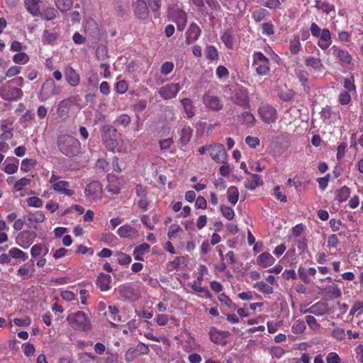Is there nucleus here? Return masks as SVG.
<instances>
[{"label": "nucleus", "instance_id": "obj_1", "mask_svg": "<svg viewBox=\"0 0 363 363\" xmlns=\"http://www.w3.org/2000/svg\"><path fill=\"white\" fill-rule=\"evenodd\" d=\"M59 150L65 155L72 157L78 155L81 152L79 141L68 135H61L57 141Z\"/></svg>", "mask_w": 363, "mask_h": 363}, {"label": "nucleus", "instance_id": "obj_2", "mask_svg": "<svg viewBox=\"0 0 363 363\" xmlns=\"http://www.w3.org/2000/svg\"><path fill=\"white\" fill-rule=\"evenodd\" d=\"M67 320L71 327L77 330L86 331L91 328V323L86 314L82 311L69 314Z\"/></svg>", "mask_w": 363, "mask_h": 363}, {"label": "nucleus", "instance_id": "obj_3", "mask_svg": "<svg viewBox=\"0 0 363 363\" xmlns=\"http://www.w3.org/2000/svg\"><path fill=\"white\" fill-rule=\"evenodd\" d=\"M230 99L235 104L245 109L250 107L248 91L242 86L236 85L234 87L231 93Z\"/></svg>", "mask_w": 363, "mask_h": 363}, {"label": "nucleus", "instance_id": "obj_4", "mask_svg": "<svg viewBox=\"0 0 363 363\" xmlns=\"http://www.w3.org/2000/svg\"><path fill=\"white\" fill-rule=\"evenodd\" d=\"M119 133L116 128L110 125H106L102 128V139L106 147L113 150L118 145Z\"/></svg>", "mask_w": 363, "mask_h": 363}, {"label": "nucleus", "instance_id": "obj_5", "mask_svg": "<svg viewBox=\"0 0 363 363\" xmlns=\"http://www.w3.org/2000/svg\"><path fill=\"white\" fill-rule=\"evenodd\" d=\"M269 60L262 52H256L253 54V64L256 72L259 75H267L269 72Z\"/></svg>", "mask_w": 363, "mask_h": 363}, {"label": "nucleus", "instance_id": "obj_6", "mask_svg": "<svg viewBox=\"0 0 363 363\" xmlns=\"http://www.w3.org/2000/svg\"><path fill=\"white\" fill-rule=\"evenodd\" d=\"M23 96V91L16 87L11 86L9 82L0 87V96L5 101H16Z\"/></svg>", "mask_w": 363, "mask_h": 363}, {"label": "nucleus", "instance_id": "obj_7", "mask_svg": "<svg viewBox=\"0 0 363 363\" xmlns=\"http://www.w3.org/2000/svg\"><path fill=\"white\" fill-rule=\"evenodd\" d=\"M211 157L217 163L223 162L227 157L224 145L220 143H216L209 145L208 147Z\"/></svg>", "mask_w": 363, "mask_h": 363}, {"label": "nucleus", "instance_id": "obj_8", "mask_svg": "<svg viewBox=\"0 0 363 363\" xmlns=\"http://www.w3.org/2000/svg\"><path fill=\"white\" fill-rule=\"evenodd\" d=\"M202 101L206 108L213 111H219L223 107V104L220 98L217 96L211 95L208 93L203 96Z\"/></svg>", "mask_w": 363, "mask_h": 363}, {"label": "nucleus", "instance_id": "obj_9", "mask_svg": "<svg viewBox=\"0 0 363 363\" xmlns=\"http://www.w3.org/2000/svg\"><path fill=\"white\" fill-rule=\"evenodd\" d=\"M103 189L99 182L94 181L89 183L85 189V195L89 200H97L102 197Z\"/></svg>", "mask_w": 363, "mask_h": 363}, {"label": "nucleus", "instance_id": "obj_10", "mask_svg": "<svg viewBox=\"0 0 363 363\" xmlns=\"http://www.w3.org/2000/svg\"><path fill=\"white\" fill-rule=\"evenodd\" d=\"M180 89L179 84L172 83L161 87L158 91V94L164 100H168L175 98Z\"/></svg>", "mask_w": 363, "mask_h": 363}, {"label": "nucleus", "instance_id": "obj_11", "mask_svg": "<svg viewBox=\"0 0 363 363\" xmlns=\"http://www.w3.org/2000/svg\"><path fill=\"white\" fill-rule=\"evenodd\" d=\"M259 115L265 123H274L277 119V113L275 108L270 106H263L259 108Z\"/></svg>", "mask_w": 363, "mask_h": 363}, {"label": "nucleus", "instance_id": "obj_12", "mask_svg": "<svg viewBox=\"0 0 363 363\" xmlns=\"http://www.w3.org/2000/svg\"><path fill=\"white\" fill-rule=\"evenodd\" d=\"M118 291L120 296L125 299L135 301L139 298V293L138 291L130 284L120 285Z\"/></svg>", "mask_w": 363, "mask_h": 363}, {"label": "nucleus", "instance_id": "obj_13", "mask_svg": "<svg viewBox=\"0 0 363 363\" xmlns=\"http://www.w3.org/2000/svg\"><path fill=\"white\" fill-rule=\"evenodd\" d=\"M303 313H311L315 315H323L325 314H330V309L328 307V303L319 301L305 310Z\"/></svg>", "mask_w": 363, "mask_h": 363}, {"label": "nucleus", "instance_id": "obj_14", "mask_svg": "<svg viewBox=\"0 0 363 363\" xmlns=\"http://www.w3.org/2000/svg\"><path fill=\"white\" fill-rule=\"evenodd\" d=\"M229 333L228 331H220L216 328L212 327L209 331L210 339L216 344H225V338L228 337Z\"/></svg>", "mask_w": 363, "mask_h": 363}, {"label": "nucleus", "instance_id": "obj_15", "mask_svg": "<svg viewBox=\"0 0 363 363\" xmlns=\"http://www.w3.org/2000/svg\"><path fill=\"white\" fill-rule=\"evenodd\" d=\"M135 15L139 19L145 20L148 17L149 10L145 0H138L135 4Z\"/></svg>", "mask_w": 363, "mask_h": 363}, {"label": "nucleus", "instance_id": "obj_16", "mask_svg": "<svg viewBox=\"0 0 363 363\" xmlns=\"http://www.w3.org/2000/svg\"><path fill=\"white\" fill-rule=\"evenodd\" d=\"M65 77L71 86H77L79 84V74L70 66L65 68Z\"/></svg>", "mask_w": 363, "mask_h": 363}, {"label": "nucleus", "instance_id": "obj_17", "mask_svg": "<svg viewBox=\"0 0 363 363\" xmlns=\"http://www.w3.org/2000/svg\"><path fill=\"white\" fill-rule=\"evenodd\" d=\"M201 29L196 23H191L186 33V42L190 45L195 42L201 34Z\"/></svg>", "mask_w": 363, "mask_h": 363}, {"label": "nucleus", "instance_id": "obj_18", "mask_svg": "<svg viewBox=\"0 0 363 363\" xmlns=\"http://www.w3.org/2000/svg\"><path fill=\"white\" fill-rule=\"evenodd\" d=\"M53 79H49L43 84L40 91L39 93V99L45 101L52 96V89L53 85Z\"/></svg>", "mask_w": 363, "mask_h": 363}, {"label": "nucleus", "instance_id": "obj_19", "mask_svg": "<svg viewBox=\"0 0 363 363\" xmlns=\"http://www.w3.org/2000/svg\"><path fill=\"white\" fill-rule=\"evenodd\" d=\"M27 11L33 16H38L40 14V0H23Z\"/></svg>", "mask_w": 363, "mask_h": 363}, {"label": "nucleus", "instance_id": "obj_20", "mask_svg": "<svg viewBox=\"0 0 363 363\" xmlns=\"http://www.w3.org/2000/svg\"><path fill=\"white\" fill-rule=\"evenodd\" d=\"M333 55L339 58V60L345 64H350L352 61V56L347 50L340 49V48L334 45L332 48Z\"/></svg>", "mask_w": 363, "mask_h": 363}, {"label": "nucleus", "instance_id": "obj_21", "mask_svg": "<svg viewBox=\"0 0 363 363\" xmlns=\"http://www.w3.org/2000/svg\"><path fill=\"white\" fill-rule=\"evenodd\" d=\"M69 186V183L67 181H59L55 184L52 185V189L60 194H63L67 196H72L74 194V191L71 189H68L67 187Z\"/></svg>", "mask_w": 363, "mask_h": 363}, {"label": "nucleus", "instance_id": "obj_22", "mask_svg": "<svg viewBox=\"0 0 363 363\" xmlns=\"http://www.w3.org/2000/svg\"><path fill=\"white\" fill-rule=\"evenodd\" d=\"M111 277L109 274L101 273L97 278L96 285L101 291H106L110 289Z\"/></svg>", "mask_w": 363, "mask_h": 363}, {"label": "nucleus", "instance_id": "obj_23", "mask_svg": "<svg viewBox=\"0 0 363 363\" xmlns=\"http://www.w3.org/2000/svg\"><path fill=\"white\" fill-rule=\"evenodd\" d=\"M193 130L192 128L189 125H184L180 133V139L179 143L180 144L183 145H186L190 140L191 135H192Z\"/></svg>", "mask_w": 363, "mask_h": 363}, {"label": "nucleus", "instance_id": "obj_24", "mask_svg": "<svg viewBox=\"0 0 363 363\" xmlns=\"http://www.w3.org/2000/svg\"><path fill=\"white\" fill-rule=\"evenodd\" d=\"M238 118L240 123L247 127H252L255 123L254 115L249 111L243 112Z\"/></svg>", "mask_w": 363, "mask_h": 363}, {"label": "nucleus", "instance_id": "obj_25", "mask_svg": "<svg viewBox=\"0 0 363 363\" xmlns=\"http://www.w3.org/2000/svg\"><path fill=\"white\" fill-rule=\"evenodd\" d=\"M275 262V259L268 252H263L257 257V263L263 267L272 265Z\"/></svg>", "mask_w": 363, "mask_h": 363}, {"label": "nucleus", "instance_id": "obj_26", "mask_svg": "<svg viewBox=\"0 0 363 363\" xmlns=\"http://www.w3.org/2000/svg\"><path fill=\"white\" fill-rule=\"evenodd\" d=\"M118 234L121 238H133L137 235V230L133 227L125 225L120 227L117 230Z\"/></svg>", "mask_w": 363, "mask_h": 363}, {"label": "nucleus", "instance_id": "obj_27", "mask_svg": "<svg viewBox=\"0 0 363 363\" xmlns=\"http://www.w3.org/2000/svg\"><path fill=\"white\" fill-rule=\"evenodd\" d=\"M305 63L307 67H311L317 72H320L323 69V65L319 58H315L311 56L308 57L306 59Z\"/></svg>", "mask_w": 363, "mask_h": 363}, {"label": "nucleus", "instance_id": "obj_28", "mask_svg": "<svg viewBox=\"0 0 363 363\" xmlns=\"http://www.w3.org/2000/svg\"><path fill=\"white\" fill-rule=\"evenodd\" d=\"M150 246L147 243H143L140 245L136 247L133 252L134 257L136 260H143V255L147 253L150 251Z\"/></svg>", "mask_w": 363, "mask_h": 363}, {"label": "nucleus", "instance_id": "obj_29", "mask_svg": "<svg viewBox=\"0 0 363 363\" xmlns=\"http://www.w3.org/2000/svg\"><path fill=\"white\" fill-rule=\"evenodd\" d=\"M181 103L184 107V111L188 118H192L195 115V107L191 99L185 98L181 100Z\"/></svg>", "mask_w": 363, "mask_h": 363}, {"label": "nucleus", "instance_id": "obj_30", "mask_svg": "<svg viewBox=\"0 0 363 363\" xmlns=\"http://www.w3.org/2000/svg\"><path fill=\"white\" fill-rule=\"evenodd\" d=\"M221 40L228 48L232 49L233 48L234 38L231 30H225L221 36Z\"/></svg>", "mask_w": 363, "mask_h": 363}, {"label": "nucleus", "instance_id": "obj_31", "mask_svg": "<svg viewBox=\"0 0 363 363\" xmlns=\"http://www.w3.org/2000/svg\"><path fill=\"white\" fill-rule=\"evenodd\" d=\"M252 181H247L245 184V188L250 190H254L257 186H262L263 182L262 181L260 176L257 174H252Z\"/></svg>", "mask_w": 363, "mask_h": 363}, {"label": "nucleus", "instance_id": "obj_32", "mask_svg": "<svg viewBox=\"0 0 363 363\" xmlns=\"http://www.w3.org/2000/svg\"><path fill=\"white\" fill-rule=\"evenodd\" d=\"M28 220L30 222L42 223L45 220V216L43 212L38 211L34 213L29 212L26 216Z\"/></svg>", "mask_w": 363, "mask_h": 363}, {"label": "nucleus", "instance_id": "obj_33", "mask_svg": "<svg viewBox=\"0 0 363 363\" xmlns=\"http://www.w3.org/2000/svg\"><path fill=\"white\" fill-rule=\"evenodd\" d=\"M227 194L228 201L233 205H235L238 202L239 198V191L238 188L234 186H230L228 189Z\"/></svg>", "mask_w": 363, "mask_h": 363}, {"label": "nucleus", "instance_id": "obj_34", "mask_svg": "<svg viewBox=\"0 0 363 363\" xmlns=\"http://www.w3.org/2000/svg\"><path fill=\"white\" fill-rule=\"evenodd\" d=\"M57 10H55L52 7H48V8L43 9V11L42 12H40V16L44 20L50 21V20L55 18L57 16Z\"/></svg>", "mask_w": 363, "mask_h": 363}, {"label": "nucleus", "instance_id": "obj_35", "mask_svg": "<svg viewBox=\"0 0 363 363\" xmlns=\"http://www.w3.org/2000/svg\"><path fill=\"white\" fill-rule=\"evenodd\" d=\"M350 195V189L347 186H344L337 191L336 194V200L340 203L345 201L349 198Z\"/></svg>", "mask_w": 363, "mask_h": 363}, {"label": "nucleus", "instance_id": "obj_36", "mask_svg": "<svg viewBox=\"0 0 363 363\" xmlns=\"http://www.w3.org/2000/svg\"><path fill=\"white\" fill-rule=\"evenodd\" d=\"M315 6L318 10H321L326 13H329L331 11L335 10V6L333 5L328 4L325 1L316 0Z\"/></svg>", "mask_w": 363, "mask_h": 363}, {"label": "nucleus", "instance_id": "obj_37", "mask_svg": "<svg viewBox=\"0 0 363 363\" xmlns=\"http://www.w3.org/2000/svg\"><path fill=\"white\" fill-rule=\"evenodd\" d=\"M301 45L298 35L294 36L290 40L289 48L291 54L296 55L299 52Z\"/></svg>", "mask_w": 363, "mask_h": 363}, {"label": "nucleus", "instance_id": "obj_38", "mask_svg": "<svg viewBox=\"0 0 363 363\" xmlns=\"http://www.w3.org/2000/svg\"><path fill=\"white\" fill-rule=\"evenodd\" d=\"M254 288H257L260 292L265 294L273 293V287L264 281H258L254 284Z\"/></svg>", "mask_w": 363, "mask_h": 363}, {"label": "nucleus", "instance_id": "obj_39", "mask_svg": "<svg viewBox=\"0 0 363 363\" xmlns=\"http://www.w3.org/2000/svg\"><path fill=\"white\" fill-rule=\"evenodd\" d=\"M57 9L61 11L69 10L73 4L72 0H55Z\"/></svg>", "mask_w": 363, "mask_h": 363}, {"label": "nucleus", "instance_id": "obj_40", "mask_svg": "<svg viewBox=\"0 0 363 363\" xmlns=\"http://www.w3.org/2000/svg\"><path fill=\"white\" fill-rule=\"evenodd\" d=\"M130 117L128 114H121L115 120L114 124L126 128L130 123Z\"/></svg>", "mask_w": 363, "mask_h": 363}, {"label": "nucleus", "instance_id": "obj_41", "mask_svg": "<svg viewBox=\"0 0 363 363\" xmlns=\"http://www.w3.org/2000/svg\"><path fill=\"white\" fill-rule=\"evenodd\" d=\"M9 255H11V257H12L13 258H16V259H22L23 260H26L28 259V255L24 252H23L21 250L18 249V248H11L10 250H9Z\"/></svg>", "mask_w": 363, "mask_h": 363}, {"label": "nucleus", "instance_id": "obj_42", "mask_svg": "<svg viewBox=\"0 0 363 363\" xmlns=\"http://www.w3.org/2000/svg\"><path fill=\"white\" fill-rule=\"evenodd\" d=\"M269 12L265 9H259V10L255 11L252 13V18L256 22H259L263 20L267 15Z\"/></svg>", "mask_w": 363, "mask_h": 363}, {"label": "nucleus", "instance_id": "obj_43", "mask_svg": "<svg viewBox=\"0 0 363 363\" xmlns=\"http://www.w3.org/2000/svg\"><path fill=\"white\" fill-rule=\"evenodd\" d=\"M36 164V161L33 159H24L21 162V171L24 172H28L30 170V168L34 167Z\"/></svg>", "mask_w": 363, "mask_h": 363}, {"label": "nucleus", "instance_id": "obj_44", "mask_svg": "<svg viewBox=\"0 0 363 363\" xmlns=\"http://www.w3.org/2000/svg\"><path fill=\"white\" fill-rule=\"evenodd\" d=\"M257 2L269 9H276L281 5L279 0H257Z\"/></svg>", "mask_w": 363, "mask_h": 363}, {"label": "nucleus", "instance_id": "obj_45", "mask_svg": "<svg viewBox=\"0 0 363 363\" xmlns=\"http://www.w3.org/2000/svg\"><path fill=\"white\" fill-rule=\"evenodd\" d=\"M205 51L206 57L211 60H215L218 57V51L213 45H208Z\"/></svg>", "mask_w": 363, "mask_h": 363}, {"label": "nucleus", "instance_id": "obj_46", "mask_svg": "<svg viewBox=\"0 0 363 363\" xmlns=\"http://www.w3.org/2000/svg\"><path fill=\"white\" fill-rule=\"evenodd\" d=\"M35 269L33 267L30 268H23L21 267L17 271V274L19 276L23 277L25 279H28L31 277H33L34 274Z\"/></svg>", "mask_w": 363, "mask_h": 363}, {"label": "nucleus", "instance_id": "obj_47", "mask_svg": "<svg viewBox=\"0 0 363 363\" xmlns=\"http://www.w3.org/2000/svg\"><path fill=\"white\" fill-rule=\"evenodd\" d=\"M222 215L228 220H230L234 218V211L229 206H220V207Z\"/></svg>", "mask_w": 363, "mask_h": 363}, {"label": "nucleus", "instance_id": "obj_48", "mask_svg": "<svg viewBox=\"0 0 363 363\" xmlns=\"http://www.w3.org/2000/svg\"><path fill=\"white\" fill-rule=\"evenodd\" d=\"M30 183V179H27L26 177H23L18 181H17L14 184V190L16 191H21L25 186L29 185Z\"/></svg>", "mask_w": 363, "mask_h": 363}, {"label": "nucleus", "instance_id": "obj_49", "mask_svg": "<svg viewBox=\"0 0 363 363\" xmlns=\"http://www.w3.org/2000/svg\"><path fill=\"white\" fill-rule=\"evenodd\" d=\"M43 38L44 41L48 43H53L57 38V34L56 33H50L48 30H45Z\"/></svg>", "mask_w": 363, "mask_h": 363}, {"label": "nucleus", "instance_id": "obj_50", "mask_svg": "<svg viewBox=\"0 0 363 363\" xmlns=\"http://www.w3.org/2000/svg\"><path fill=\"white\" fill-rule=\"evenodd\" d=\"M13 160L16 162V164H8L5 166L4 169V171L8 174H12L16 173L18 169V160L15 157H13Z\"/></svg>", "mask_w": 363, "mask_h": 363}, {"label": "nucleus", "instance_id": "obj_51", "mask_svg": "<svg viewBox=\"0 0 363 363\" xmlns=\"http://www.w3.org/2000/svg\"><path fill=\"white\" fill-rule=\"evenodd\" d=\"M13 60L15 63H26L29 60L28 56L25 52H18L13 55Z\"/></svg>", "mask_w": 363, "mask_h": 363}, {"label": "nucleus", "instance_id": "obj_52", "mask_svg": "<svg viewBox=\"0 0 363 363\" xmlns=\"http://www.w3.org/2000/svg\"><path fill=\"white\" fill-rule=\"evenodd\" d=\"M308 74L305 71H299L298 73V78L299 81L301 82V84L304 87L305 91H308L309 88L306 86V83L308 81Z\"/></svg>", "mask_w": 363, "mask_h": 363}, {"label": "nucleus", "instance_id": "obj_53", "mask_svg": "<svg viewBox=\"0 0 363 363\" xmlns=\"http://www.w3.org/2000/svg\"><path fill=\"white\" fill-rule=\"evenodd\" d=\"M270 353L272 357L279 359L284 354L285 351L279 346H274L270 348Z\"/></svg>", "mask_w": 363, "mask_h": 363}, {"label": "nucleus", "instance_id": "obj_54", "mask_svg": "<svg viewBox=\"0 0 363 363\" xmlns=\"http://www.w3.org/2000/svg\"><path fill=\"white\" fill-rule=\"evenodd\" d=\"M26 201L30 206L39 208L43 206V201L36 196L29 197Z\"/></svg>", "mask_w": 363, "mask_h": 363}, {"label": "nucleus", "instance_id": "obj_55", "mask_svg": "<svg viewBox=\"0 0 363 363\" xmlns=\"http://www.w3.org/2000/svg\"><path fill=\"white\" fill-rule=\"evenodd\" d=\"M43 246L41 244H35L30 249V254L33 257H37L41 255Z\"/></svg>", "mask_w": 363, "mask_h": 363}, {"label": "nucleus", "instance_id": "obj_56", "mask_svg": "<svg viewBox=\"0 0 363 363\" xmlns=\"http://www.w3.org/2000/svg\"><path fill=\"white\" fill-rule=\"evenodd\" d=\"M332 335L337 340H342L345 337V332L342 328H336L333 330Z\"/></svg>", "mask_w": 363, "mask_h": 363}, {"label": "nucleus", "instance_id": "obj_57", "mask_svg": "<svg viewBox=\"0 0 363 363\" xmlns=\"http://www.w3.org/2000/svg\"><path fill=\"white\" fill-rule=\"evenodd\" d=\"M321 40L328 43L330 44L331 43V35L330 32L328 29L324 28L320 31V35L318 37Z\"/></svg>", "mask_w": 363, "mask_h": 363}, {"label": "nucleus", "instance_id": "obj_58", "mask_svg": "<svg viewBox=\"0 0 363 363\" xmlns=\"http://www.w3.org/2000/svg\"><path fill=\"white\" fill-rule=\"evenodd\" d=\"M118 255L119 256V258L118 259V262L121 265L128 264L132 260L130 256L125 253L120 252L118 253Z\"/></svg>", "mask_w": 363, "mask_h": 363}, {"label": "nucleus", "instance_id": "obj_59", "mask_svg": "<svg viewBox=\"0 0 363 363\" xmlns=\"http://www.w3.org/2000/svg\"><path fill=\"white\" fill-rule=\"evenodd\" d=\"M35 351V349L33 344L29 342L23 344V352L26 356L29 357L33 355Z\"/></svg>", "mask_w": 363, "mask_h": 363}, {"label": "nucleus", "instance_id": "obj_60", "mask_svg": "<svg viewBox=\"0 0 363 363\" xmlns=\"http://www.w3.org/2000/svg\"><path fill=\"white\" fill-rule=\"evenodd\" d=\"M22 67L20 66H12L6 72V77H12L16 76L21 72Z\"/></svg>", "mask_w": 363, "mask_h": 363}, {"label": "nucleus", "instance_id": "obj_61", "mask_svg": "<svg viewBox=\"0 0 363 363\" xmlns=\"http://www.w3.org/2000/svg\"><path fill=\"white\" fill-rule=\"evenodd\" d=\"M179 23H178L177 28L179 30H182L186 23V15L184 11H179L178 13Z\"/></svg>", "mask_w": 363, "mask_h": 363}, {"label": "nucleus", "instance_id": "obj_62", "mask_svg": "<svg viewBox=\"0 0 363 363\" xmlns=\"http://www.w3.org/2000/svg\"><path fill=\"white\" fill-rule=\"evenodd\" d=\"M327 363H340L341 359L335 352H330L326 357Z\"/></svg>", "mask_w": 363, "mask_h": 363}, {"label": "nucleus", "instance_id": "obj_63", "mask_svg": "<svg viewBox=\"0 0 363 363\" xmlns=\"http://www.w3.org/2000/svg\"><path fill=\"white\" fill-rule=\"evenodd\" d=\"M174 69V64L171 62H166L161 67L162 74L167 75L169 74Z\"/></svg>", "mask_w": 363, "mask_h": 363}, {"label": "nucleus", "instance_id": "obj_64", "mask_svg": "<svg viewBox=\"0 0 363 363\" xmlns=\"http://www.w3.org/2000/svg\"><path fill=\"white\" fill-rule=\"evenodd\" d=\"M245 143L252 148H255L259 144V139L257 137L247 136Z\"/></svg>", "mask_w": 363, "mask_h": 363}]
</instances>
